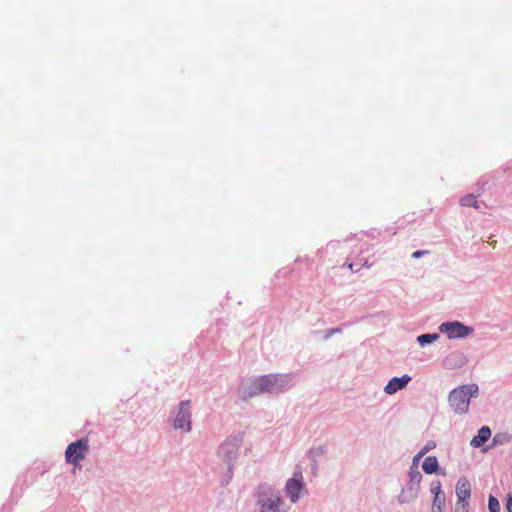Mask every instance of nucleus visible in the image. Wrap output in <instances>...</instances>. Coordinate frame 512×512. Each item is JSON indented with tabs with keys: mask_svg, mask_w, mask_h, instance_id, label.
Masks as SVG:
<instances>
[{
	"mask_svg": "<svg viewBox=\"0 0 512 512\" xmlns=\"http://www.w3.org/2000/svg\"><path fill=\"white\" fill-rule=\"evenodd\" d=\"M173 427L175 429H186L191 430V413H190V402L183 401L180 403L179 411L174 419Z\"/></svg>",
	"mask_w": 512,
	"mask_h": 512,
	"instance_id": "9",
	"label": "nucleus"
},
{
	"mask_svg": "<svg viewBox=\"0 0 512 512\" xmlns=\"http://www.w3.org/2000/svg\"><path fill=\"white\" fill-rule=\"evenodd\" d=\"M288 383L285 375H265L255 379L249 385L241 386V393L244 399L253 397L264 392H277L283 389Z\"/></svg>",
	"mask_w": 512,
	"mask_h": 512,
	"instance_id": "1",
	"label": "nucleus"
},
{
	"mask_svg": "<svg viewBox=\"0 0 512 512\" xmlns=\"http://www.w3.org/2000/svg\"><path fill=\"white\" fill-rule=\"evenodd\" d=\"M88 448V441L85 439L71 443L65 451L66 461L74 465L78 464L85 458Z\"/></svg>",
	"mask_w": 512,
	"mask_h": 512,
	"instance_id": "6",
	"label": "nucleus"
},
{
	"mask_svg": "<svg viewBox=\"0 0 512 512\" xmlns=\"http://www.w3.org/2000/svg\"><path fill=\"white\" fill-rule=\"evenodd\" d=\"M430 446L426 445L424 448H422V451H425V454L429 451Z\"/></svg>",
	"mask_w": 512,
	"mask_h": 512,
	"instance_id": "24",
	"label": "nucleus"
},
{
	"mask_svg": "<svg viewBox=\"0 0 512 512\" xmlns=\"http://www.w3.org/2000/svg\"><path fill=\"white\" fill-rule=\"evenodd\" d=\"M446 496L433 497L431 512H445Z\"/></svg>",
	"mask_w": 512,
	"mask_h": 512,
	"instance_id": "14",
	"label": "nucleus"
},
{
	"mask_svg": "<svg viewBox=\"0 0 512 512\" xmlns=\"http://www.w3.org/2000/svg\"><path fill=\"white\" fill-rule=\"evenodd\" d=\"M409 476H410V482L416 484L417 486L419 485V483L422 480V475L417 470V468H415V469L411 468V470L409 472Z\"/></svg>",
	"mask_w": 512,
	"mask_h": 512,
	"instance_id": "18",
	"label": "nucleus"
},
{
	"mask_svg": "<svg viewBox=\"0 0 512 512\" xmlns=\"http://www.w3.org/2000/svg\"><path fill=\"white\" fill-rule=\"evenodd\" d=\"M427 253H428V251H426V250H417V251H415V252L412 254V257H413V258H419V257H421V256H423V255H425V254H427Z\"/></svg>",
	"mask_w": 512,
	"mask_h": 512,
	"instance_id": "21",
	"label": "nucleus"
},
{
	"mask_svg": "<svg viewBox=\"0 0 512 512\" xmlns=\"http://www.w3.org/2000/svg\"><path fill=\"white\" fill-rule=\"evenodd\" d=\"M410 380L411 378L408 375H403L400 378L394 377L387 383V385L384 388V391L386 394L392 395L397 391L405 388Z\"/></svg>",
	"mask_w": 512,
	"mask_h": 512,
	"instance_id": "10",
	"label": "nucleus"
},
{
	"mask_svg": "<svg viewBox=\"0 0 512 512\" xmlns=\"http://www.w3.org/2000/svg\"><path fill=\"white\" fill-rule=\"evenodd\" d=\"M460 204L462 206H469V207H475L477 206V200L476 197L473 194L466 195L460 199Z\"/></svg>",
	"mask_w": 512,
	"mask_h": 512,
	"instance_id": "15",
	"label": "nucleus"
},
{
	"mask_svg": "<svg viewBox=\"0 0 512 512\" xmlns=\"http://www.w3.org/2000/svg\"><path fill=\"white\" fill-rule=\"evenodd\" d=\"M491 436V430L488 426L479 429L478 434L471 440L470 444L475 447H481Z\"/></svg>",
	"mask_w": 512,
	"mask_h": 512,
	"instance_id": "11",
	"label": "nucleus"
},
{
	"mask_svg": "<svg viewBox=\"0 0 512 512\" xmlns=\"http://www.w3.org/2000/svg\"><path fill=\"white\" fill-rule=\"evenodd\" d=\"M488 508L490 512H500L499 501L494 496H489Z\"/></svg>",
	"mask_w": 512,
	"mask_h": 512,
	"instance_id": "19",
	"label": "nucleus"
},
{
	"mask_svg": "<svg viewBox=\"0 0 512 512\" xmlns=\"http://www.w3.org/2000/svg\"><path fill=\"white\" fill-rule=\"evenodd\" d=\"M438 334L434 333V334H423V335H420L417 340L419 342L420 345H425V344H429V343H432L433 341H435L436 339H438Z\"/></svg>",
	"mask_w": 512,
	"mask_h": 512,
	"instance_id": "16",
	"label": "nucleus"
},
{
	"mask_svg": "<svg viewBox=\"0 0 512 512\" xmlns=\"http://www.w3.org/2000/svg\"><path fill=\"white\" fill-rule=\"evenodd\" d=\"M258 503L261 512H280L282 500L279 495L272 493L269 487L261 486Z\"/></svg>",
	"mask_w": 512,
	"mask_h": 512,
	"instance_id": "3",
	"label": "nucleus"
},
{
	"mask_svg": "<svg viewBox=\"0 0 512 512\" xmlns=\"http://www.w3.org/2000/svg\"><path fill=\"white\" fill-rule=\"evenodd\" d=\"M425 455V451L420 450L418 454L415 456L414 461H418L420 458H422Z\"/></svg>",
	"mask_w": 512,
	"mask_h": 512,
	"instance_id": "22",
	"label": "nucleus"
},
{
	"mask_svg": "<svg viewBox=\"0 0 512 512\" xmlns=\"http://www.w3.org/2000/svg\"><path fill=\"white\" fill-rule=\"evenodd\" d=\"M305 492V483L300 470L294 472L293 476L288 479L285 485V493L292 503H296L300 495Z\"/></svg>",
	"mask_w": 512,
	"mask_h": 512,
	"instance_id": "5",
	"label": "nucleus"
},
{
	"mask_svg": "<svg viewBox=\"0 0 512 512\" xmlns=\"http://www.w3.org/2000/svg\"><path fill=\"white\" fill-rule=\"evenodd\" d=\"M457 503L455 512H468L471 485L466 477H460L456 484Z\"/></svg>",
	"mask_w": 512,
	"mask_h": 512,
	"instance_id": "4",
	"label": "nucleus"
},
{
	"mask_svg": "<svg viewBox=\"0 0 512 512\" xmlns=\"http://www.w3.org/2000/svg\"><path fill=\"white\" fill-rule=\"evenodd\" d=\"M422 468L426 474H433L438 471L439 465L437 457L428 456L425 458Z\"/></svg>",
	"mask_w": 512,
	"mask_h": 512,
	"instance_id": "12",
	"label": "nucleus"
},
{
	"mask_svg": "<svg viewBox=\"0 0 512 512\" xmlns=\"http://www.w3.org/2000/svg\"><path fill=\"white\" fill-rule=\"evenodd\" d=\"M506 509H507V512H512V496L511 495L507 496Z\"/></svg>",
	"mask_w": 512,
	"mask_h": 512,
	"instance_id": "20",
	"label": "nucleus"
},
{
	"mask_svg": "<svg viewBox=\"0 0 512 512\" xmlns=\"http://www.w3.org/2000/svg\"><path fill=\"white\" fill-rule=\"evenodd\" d=\"M425 455V451L420 450L418 454L415 456L414 461H418L420 458H422Z\"/></svg>",
	"mask_w": 512,
	"mask_h": 512,
	"instance_id": "23",
	"label": "nucleus"
},
{
	"mask_svg": "<svg viewBox=\"0 0 512 512\" xmlns=\"http://www.w3.org/2000/svg\"><path fill=\"white\" fill-rule=\"evenodd\" d=\"M478 392L475 384L460 386L451 391L449 403L457 413H466L469 408L470 399Z\"/></svg>",
	"mask_w": 512,
	"mask_h": 512,
	"instance_id": "2",
	"label": "nucleus"
},
{
	"mask_svg": "<svg viewBox=\"0 0 512 512\" xmlns=\"http://www.w3.org/2000/svg\"><path fill=\"white\" fill-rule=\"evenodd\" d=\"M439 329L442 333H446L450 339L463 338L473 332L472 328L458 321L442 323Z\"/></svg>",
	"mask_w": 512,
	"mask_h": 512,
	"instance_id": "8",
	"label": "nucleus"
},
{
	"mask_svg": "<svg viewBox=\"0 0 512 512\" xmlns=\"http://www.w3.org/2000/svg\"><path fill=\"white\" fill-rule=\"evenodd\" d=\"M417 496V489L409 487L407 490H402L399 495V503H409L414 500Z\"/></svg>",
	"mask_w": 512,
	"mask_h": 512,
	"instance_id": "13",
	"label": "nucleus"
},
{
	"mask_svg": "<svg viewBox=\"0 0 512 512\" xmlns=\"http://www.w3.org/2000/svg\"><path fill=\"white\" fill-rule=\"evenodd\" d=\"M240 441L237 438H229L223 442L219 448V455L223 461L228 465L229 469L232 467V462L239 454Z\"/></svg>",
	"mask_w": 512,
	"mask_h": 512,
	"instance_id": "7",
	"label": "nucleus"
},
{
	"mask_svg": "<svg viewBox=\"0 0 512 512\" xmlns=\"http://www.w3.org/2000/svg\"><path fill=\"white\" fill-rule=\"evenodd\" d=\"M430 490H431V493L434 495V497L445 496V493L441 489V483L438 480L432 482Z\"/></svg>",
	"mask_w": 512,
	"mask_h": 512,
	"instance_id": "17",
	"label": "nucleus"
}]
</instances>
